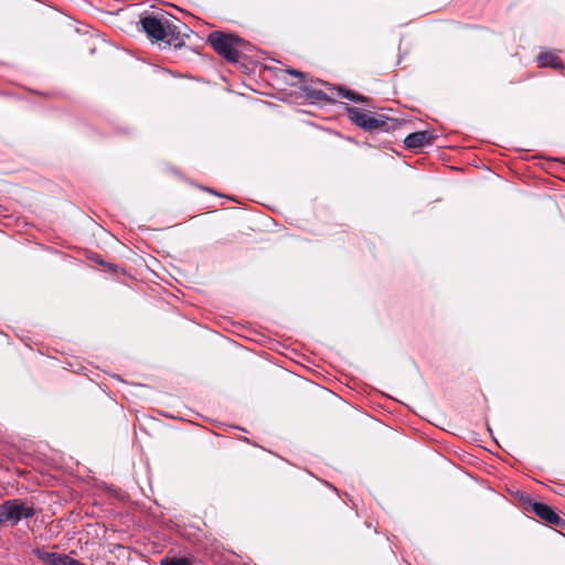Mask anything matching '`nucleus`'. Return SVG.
<instances>
[{
	"label": "nucleus",
	"instance_id": "f257e3e1",
	"mask_svg": "<svg viewBox=\"0 0 565 565\" xmlns=\"http://www.w3.org/2000/svg\"><path fill=\"white\" fill-rule=\"evenodd\" d=\"M206 42L217 54L231 63H236L239 60L242 52L249 47V43L245 40L235 34L222 31H214L210 33Z\"/></svg>",
	"mask_w": 565,
	"mask_h": 565
},
{
	"label": "nucleus",
	"instance_id": "f03ea898",
	"mask_svg": "<svg viewBox=\"0 0 565 565\" xmlns=\"http://www.w3.org/2000/svg\"><path fill=\"white\" fill-rule=\"evenodd\" d=\"M35 515L33 504L22 499H8L0 503V527L17 526L22 520Z\"/></svg>",
	"mask_w": 565,
	"mask_h": 565
},
{
	"label": "nucleus",
	"instance_id": "7ed1b4c3",
	"mask_svg": "<svg viewBox=\"0 0 565 565\" xmlns=\"http://www.w3.org/2000/svg\"><path fill=\"white\" fill-rule=\"evenodd\" d=\"M347 111L350 120L358 127L367 130H383L388 131L391 129V119L384 116H372L365 110L359 107H347Z\"/></svg>",
	"mask_w": 565,
	"mask_h": 565
},
{
	"label": "nucleus",
	"instance_id": "20e7f679",
	"mask_svg": "<svg viewBox=\"0 0 565 565\" xmlns=\"http://www.w3.org/2000/svg\"><path fill=\"white\" fill-rule=\"evenodd\" d=\"M307 90V96L308 98H312V99H317V100H334L335 98H347L351 102H354V103H366L369 99L367 97L363 96V95H360L353 90H350V89H347V88H343V87H339V88H335L333 89V92L331 93V95L329 96L327 93H324L323 90H320V89H308L306 88Z\"/></svg>",
	"mask_w": 565,
	"mask_h": 565
},
{
	"label": "nucleus",
	"instance_id": "39448f33",
	"mask_svg": "<svg viewBox=\"0 0 565 565\" xmlns=\"http://www.w3.org/2000/svg\"><path fill=\"white\" fill-rule=\"evenodd\" d=\"M142 31L151 40V42H159L166 40V24L167 18L158 19L153 15H146L140 19Z\"/></svg>",
	"mask_w": 565,
	"mask_h": 565
},
{
	"label": "nucleus",
	"instance_id": "423d86ee",
	"mask_svg": "<svg viewBox=\"0 0 565 565\" xmlns=\"http://www.w3.org/2000/svg\"><path fill=\"white\" fill-rule=\"evenodd\" d=\"M167 24H166V40L163 42L172 45L174 47H181L184 45V40L182 38L183 31L181 30V21L171 14H167Z\"/></svg>",
	"mask_w": 565,
	"mask_h": 565
},
{
	"label": "nucleus",
	"instance_id": "0eeeda50",
	"mask_svg": "<svg viewBox=\"0 0 565 565\" xmlns=\"http://www.w3.org/2000/svg\"><path fill=\"white\" fill-rule=\"evenodd\" d=\"M434 138H435V136L430 131H427V130L416 131V132L409 134L405 138L404 145L407 149H419L425 146L431 145Z\"/></svg>",
	"mask_w": 565,
	"mask_h": 565
},
{
	"label": "nucleus",
	"instance_id": "6e6552de",
	"mask_svg": "<svg viewBox=\"0 0 565 565\" xmlns=\"http://www.w3.org/2000/svg\"><path fill=\"white\" fill-rule=\"evenodd\" d=\"M33 553L36 557L47 565H68L71 556L66 554H58L54 552H45L41 548H35Z\"/></svg>",
	"mask_w": 565,
	"mask_h": 565
},
{
	"label": "nucleus",
	"instance_id": "1a4fd4ad",
	"mask_svg": "<svg viewBox=\"0 0 565 565\" xmlns=\"http://www.w3.org/2000/svg\"><path fill=\"white\" fill-rule=\"evenodd\" d=\"M540 67L561 68L563 66L562 60L553 52H542L537 56Z\"/></svg>",
	"mask_w": 565,
	"mask_h": 565
},
{
	"label": "nucleus",
	"instance_id": "9d476101",
	"mask_svg": "<svg viewBox=\"0 0 565 565\" xmlns=\"http://www.w3.org/2000/svg\"><path fill=\"white\" fill-rule=\"evenodd\" d=\"M532 511L542 520L550 523L552 521L553 515L556 514V512L548 505L541 503V502H533L531 503Z\"/></svg>",
	"mask_w": 565,
	"mask_h": 565
},
{
	"label": "nucleus",
	"instance_id": "9b49d317",
	"mask_svg": "<svg viewBox=\"0 0 565 565\" xmlns=\"http://www.w3.org/2000/svg\"><path fill=\"white\" fill-rule=\"evenodd\" d=\"M160 565H190V559L186 557L166 556L160 561Z\"/></svg>",
	"mask_w": 565,
	"mask_h": 565
},
{
	"label": "nucleus",
	"instance_id": "f8f14e48",
	"mask_svg": "<svg viewBox=\"0 0 565 565\" xmlns=\"http://www.w3.org/2000/svg\"><path fill=\"white\" fill-rule=\"evenodd\" d=\"M548 524L555 525L561 529H565V520L561 518L557 513L553 515L552 521Z\"/></svg>",
	"mask_w": 565,
	"mask_h": 565
},
{
	"label": "nucleus",
	"instance_id": "ddd939ff",
	"mask_svg": "<svg viewBox=\"0 0 565 565\" xmlns=\"http://www.w3.org/2000/svg\"><path fill=\"white\" fill-rule=\"evenodd\" d=\"M287 73L291 76L299 78V79H302L306 76V74L303 72L295 70V68H288Z\"/></svg>",
	"mask_w": 565,
	"mask_h": 565
},
{
	"label": "nucleus",
	"instance_id": "4468645a",
	"mask_svg": "<svg viewBox=\"0 0 565 565\" xmlns=\"http://www.w3.org/2000/svg\"><path fill=\"white\" fill-rule=\"evenodd\" d=\"M181 30L183 31L182 38H188L191 30L183 22H181Z\"/></svg>",
	"mask_w": 565,
	"mask_h": 565
},
{
	"label": "nucleus",
	"instance_id": "2eb2a0df",
	"mask_svg": "<svg viewBox=\"0 0 565 565\" xmlns=\"http://www.w3.org/2000/svg\"><path fill=\"white\" fill-rule=\"evenodd\" d=\"M68 565H86V564L79 562L78 559L71 557Z\"/></svg>",
	"mask_w": 565,
	"mask_h": 565
},
{
	"label": "nucleus",
	"instance_id": "dca6fc26",
	"mask_svg": "<svg viewBox=\"0 0 565 565\" xmlns=\"http://www.w3.org/2000/svg\"><path fill=\"white\" fill-rule=\"evenodd\" d=\"M555 492L558 494H565V492H561V490H555Z\"/></svg>",
	"mask_w": 565,
	"mask_h": 565
}]
</instances>
